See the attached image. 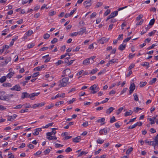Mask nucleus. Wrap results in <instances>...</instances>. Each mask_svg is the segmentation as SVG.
I'll list each match as a JSON object with an SVG mask.
<instances>
[{"label":"nucleus","instance_id":"nucleus-1","mask_svg":"<svg viewBox=\"0 0 158 158\" xmlns=\"http://www.w3.org/2000/svg\"><path fill=\"white\" fill-rule=\"evenodd\" d=\"M40 94V93H34L31 94H29L27 92H23L22 93L21 98L22 99L25 98H30L31 99L33 100L32 98L35 96H38Z\"/></svg>","mask_w":158,"mask_h":158},{"label":"nucleus","instance_id":"nucleus-2","mask_svg":"<svg viewBox=\"0 0 158 158\" xmlns=\"http://www.w3.org/2000/svg\"><path fill=\"white\" fill-rule=\"evenodd\" d=\"M69 78L67 77L63 78L62 80H60V84L59 85V86L60 87H64L66 86L67 85L69 84L68 82Z\"/></svg>","mask_w":158,"mask_h":158},{"label":"nucleus","instance_id":"nucleus-3","mask_svg":"<svg viewBox=\"0 0 158 158\" xmlns=\"http://www.w3.org/2000/svg\"><path fill=\"white\" fill-rule=\"evenodd\" d=\"M109 39H107L105 37H103L102 38L99 39L98 41V42L99 44H103L105 43L106 42L108 41Z\"/></svg>","mask_w":158,"mask_h":158},{"label":"nucleus","instance_id":"nucleus-4","mask_svg":"<svg viewBox=\"0 0 158 158\" xmlns=\"http://www.w3.org/2000/svg\"><path fill=\"white\" fill-rule=\"evenodd\" d=\"M135 88V86L134 83H133L131 84L130 85L129 87L130 90L129 92V94H131L132 93Z\"/></svg>","mask_w":158,"mask_h":158},{"label":"nucleus","instance_id":"nucleus-5","mask_svg":"<svg viewBox=\"0 0 158 158\" xmlns=\"http://www.w3.org/2000/svg\"><path fill=\"white\" fill-rule=\"evenodd\" d=\"M11 90H16L19 91L21 90V88L19 85H16L14 86L13 87L10 89Z\"/></svg>","mask_w":158,"mask_h":158},{"label":"nucleus","instance_id":"nucleus-6","mask_svg":"<svg viewBox=\"0 0 158 158\" xmlns=\"http://www.w3.org/2000/svg\"><path fill=\"white\" fill-rule=\"evenodd\" d=\"M44 105V103L43 102L40 103L35 104L32 106L31 108H35L37 107H41Z\"/></svg>","mask_w":158,"mask_h":158},{"label":"nucleus","instance_id":"nucleus-7","mask_svg":"<svg viewBox=\"0 0 158 158\" xmlns=\"http://www.w3.org/2000/svg\"><path fill=\"white\" fill-rule=\"evenodd\" d=\"M108 131L107 128H104L101 130L99 131V133L101 135L104 134L106 135L108 133Z\"/></svg>","mask_w":158,"mask_h":158},{"label":"nucleus","instance_id":"nucleus-8","mask_svg":"<svg viewBox=\"0 0 158 158\" xmlns=\"http://www.w3.org/2000/svg\"><path fill=\"white\" fill-rule=\"evenodd\" d=\"M86 31V28L85 27H83L81 28L80 29V31H79L78 34L79 35H82Z\"/></svg>","mask_w":158,"mask_h":158},{"label":"nucleus","instance_id":"nucleus-9","mask_svg":"<svg viewBox=\"0 0 158 158\" xmlns=\"http://www.w3.org/2000/svg\"><path fill=\"white\" fill-rule=\"evenodd\" d=\"M91 0H87L84 2V5L86 7H89L91 5Z\"/></svg>","mask_w":158,"mask_h":158},{"label":"nucleus","instance_id":"nucleus-10","mask_svg":"<svg viewBox=\"0 0 158 158\" xmlns=\"http://www.w3.org/2000/svg\"><path fill=\"white\" fill-rule=\"evenodd\" d=\"M118 11H114L112 12L110 15V17H111V18H113L117 16L118 15Z\"/></svg>","mask_w":158,"mask_h":158},{"label":"nucleus","instance_id":"nucleus-11","mask_svg":"<svg viewBox=\"0 0 158 158\" xmlns=\"http://www.w3.org/2000/svg\"><path fill=\"white\" fill-rule=\"evenodd\" d=\"M126 46V44L123 45V44H121L119 46V47L118 48V49L119 50H120L121 51H123L125 49Z\"/></svg>","mask_w":158,"mask_h":158},{"label":"nucleus","instance_id":"nucleus-12","mask_svg":"<svg viewBox=\"0 0 158 158\" xmlns=\"http://www.w3.org/2000/svg\"><path fill=\"white\" fill-rule=\"evenodd\" d=\"M81 137L80 136H78L77 137L73 138V141L75 143H78L79 142V140L81 139Z\"/></svg>","mask_w":158,"mask_h":158},{"label":"nucleus","instance_id":"nucleus-13","mask_svg":"<svg viewBox=\"0 0 158 158\" xmlns=\"http://www.w3.org/2000/svg\"><path fill=\"white\" fill-rule=\"evenodd\" d=\"M90 63L89 59L87 58L83 62V64L85 65H87L89 64Z\"/></svg>","mask_w":158,"mask_h":158},{"label":"nucleus","instance_id":"nucleus-14","mask_svg":"<svg viewBox=\"0 0 158 158\" xmlns=\"http://www.w3.org/2000/svg\"><path fill=\"white\" fill-rule=\"evenodd\" d=\"M114 109V108L112 107H110L106 110V113L110 114Z\"/></svg>","mask_w":158,"mask_h":158},{"label":"nucleus","instance_id":"nucleus-15","mask_svg":"<svg viewBox=\"0 0 158 158\" xmlns=\"http://www.w3.org/2000/svg\"><path fill=\"white\" fill-rule=\"evenodd\" d=\"M133 111L131 110H130L129 111H127L124 114V116L127 117L130 115L132 114Z\"/></svg>","mask_w":158,"mask_h":158},{"label":"nucleus","instance_id":"nucleus-16","mask_svg":"<svg viewBox=\"0 0 158 158\" xmlns=\"http://www.w3.org/2000/svg\"><path fill=\"white\" fill-rule=\"evenodd\" d=\"M98 85L97 84H94L92 86L89 88V89L91 90H94L97 89Z\"/></svg>","mask_w":158,"mask_h":158},{"label":"nucleus","instance_id":"nucleus-17","mask_svg":"<svg viewBox=\"0 0 158 158\" xmlns=\"http://www.w3.org/2000/svg\"><path fill=\"white\" fill-rule=\"evenodd\" d=\"M11 58H10V59H9V60H7V59H6V60L5 61V63H4L3 62H2V63L1 64L2 65V66H4L5 65H6L11 60Z\"/></svg>","mask_w":158,"mask_h":158},{"label":"nucleus","instance_id":"nucleus-18","mask_svg":"<svg viewBox=\"0 0 158 158\" xmlns=\"http://www.w3.org/2000/svg\"><path fill=\"white\" fill-rule=\"evenodd\" d=\"M18 38V36H15L14 38L12 39V41H11V42L10 43V46H11L12 45H13L14 41L16 40Z\"/></svg>","mask_w":158,"mask_h":158},{"label":"nucleus","instance_id":"nucleus-19","mask_svg":"<svg viewBox=\"0 0 158 158\" xmlns=\"http://www.w3.org/2000/svg\"><path fill=\"white\" fill-rule=\"evenodd\" d=\"M14 72H10L6 76L7 78H10L14 75Z\"/></svg>","mask_w":158,"mask_h":158},{"label":"nucleus","instance_id":"nucleus-20","mask_svg":"<svg viewBox=\"0 0 158 158\" xmlns=\"http://www.w3.org/2000/svg\"><path fill=\"white\" fill-rule=\"evenodd\" d=\"M142 109L139 108L138 107H135L134 108L133 111L135 113H137L139 110H141Z\"/></svg>","mask_w":158,"mask_h":158},{"label":"nucleus","instance_id":"nucleus-21","mask_svg":"<svg viewBox=\"0 0 158 158\" xmlns=\"http://www.w3.org/2000/svg\"><path fill=\"white\" fill-rule=\"evenodd\" d=\"M133 96L134 97V100L136 101H137L139 100V98L137 93H135L133 94Z\"/></svg>","mask_w":158,"mask_h":158},{"label":"nucleus","instance_id":"nucleus-22","mask_svg":"<svg viewBox=\"0 0 158 158\" xmlns=\"http://www.w3.org/2000/svg\"><path fill=\"white\" fill-rule=\"evenodd\" d=\"M2 85L4 87H11L12 86L11 84L9 83H4Z\"/></svg>","mask_w":158,"mask_h":158},{"label":"nucleus","instance_id":"nucleus-23","mask_svg":"<svg viewBox=\"0 0 158 158\" xmlns=\"http://www.w3.org/2000/svg\"><path fill=\"white\" fill-rule=\"evenodd\" d=\"M133 148L132 147H130L128 149L126 152V154H129L132 151Z\"/></svg>","mask_w":158,"mask_h":158},{"label":"nucleus","instance_id":"nucleus-24","mask_svg":"<svg viewBox=\"0 0 158 158\" xmlns=\"http://www.w3.org/2000/svg\"><path fill=\"white\" fill-rule=\"evenodd\" d=\"M88 152H85V151H82L78 156V157H79L83 155H85L87 154Z\"/></svg>","mask_w":158,"mask_h":158},{"label":"nucleus","instance_id":"nucleus-25","mask_svg":"<svg viewBox=\"0 0 158 158\" xmlns=\"http://www.w3.org/2000/svg\"><path fill=\"white\" fill-rule=\"evenodd\" d=\"M6 80V77L5 76L2 77L0 78V82L2 83L4 82Z\"/></svg>","mask_w":158,"mask_h":158},{"label":"nucleus","instance_id":"nucleus-26","mask_svg":"<svg viewBox=\"0 0 158 158\" xmlns=\"http://www.w3.org/2000/svg\"><path fill=\"white\" fill-rule=\"evenodd\" d=\"M47 139L49 140H56L57 138L55 136H52L48 137Z\"/></svg>","mask_w":158,"mask_h":158},{"label":"nucleus","instance_id":"nucleus-27","mask_svg":"<svg viewBox=\"0 0 158 158\" xmlns=\"http://www.w3.org/2000/svg\"><path fill=\"white\" fill-rule=\"evenodd\" d=\"M33 33V31L32 30H29L27 32L25 33L26 35L29 36L31 35Z\"/></svg>","mask_w":158,"mask_h":158},{"label":"nucleus","instance_id":"nucleus-28","mask_svg":"<svg viewBox=\"0 0 158 158\" xmlns=\"http://www.w3.org/2000/svg\"><path fill=\"white\" fill-rule=\"evenodd\" d=\"M50 37V35L48 33H46L44 35L43 38L44 39H47L49 38Z\"/></svg>","mask_w":158,"mask_h":158},{"label":"nucleus","instance_id":"nucleus-29","mask_svg":"<svg viewBox=\"0 0 158 158\" xmlns=\"http://www.w3.org/2000/svg\"><path fill=\"white\" fill-rule=\"evenodd\" d=\"M105 120V118H102L101 119H99L96 121V122L100 123L104 122Z\"/></svg>","mask_w":158,"mask_h":158},{"label":"nucleus","instance_id":"nucleus-30","mask_svg":"<svg viewBox=\"0 0 158 158\" xmlns=\"http://www.w3.org/2000/svg\"><path fill=\"white\" fill-rule=\"evenodd\" d=\"M156 80L157 79L156 78H153L150 81V84L152 85L156 81Z\"/></svg>","mask_w":158,"mask_h":158},{"label":"nucleus","instance_id":"nucleus-31","mask_svg":"<svg viewBox=\"0 0 158 158\" xmlns=\"http://www.w3.org/2000/svg\"><path fill=\"white\" fill-rule=\"evenodd\" d=\"M54 124L53 123H49L48 124L46 125L45 126H44L43 127V128H48L49 126H51L52 125Z\"/></svg>","mask_w":158,"mask_h":158},{"label":"nucleus","instance_id":"nucleus-32","mask_svg":"<svg viewBox=\"0 0 158 158\" xmlns=\"http://www.w3.org/2000/svg\"><path fill=\"white\" fill-rule=\"evenodd\" d=\"M7 98L6 96H0V99L2 100H6Z\"/></svg>","mask_w":158,"mask_h":158},{"label":"nucleus","instance_id":"nucleus-33","mask_svg":"<svg viewBox=\"0 0 158 158\" xmlns=\"http://www.w3.org/2000/svg\"><path fill=\"white\" fill-rule=\"evenodd\" d=\"M116 121V120L115 119V117L113 116L112 118H111L110 120V123H111L114 122Z\"/></svg>","mask_w":158,"mask_h":158},{"label":"nucleus","instance_id":"nucleus-34","mask_svg":"<svg viewBox=\"0 0 158 158\" xmlns=\"http://www.w3.org/2000/svg\"><path fill=\"white\" fill-rule=\"evenodd\" d=\"M147 84V82H140V87H142L145 86Z\"/></svg>","mask_w":158,"mask_h":158},{"label":"nucleus","instance_id":"nucleus-35","mask_svg":"<svg viewBox=\"0 0 158 158\" xmlns=\"http://www.w3.org/2000/svg\"><path fill=\"white\" fill-rule=\"evenodd\" d=\"M155 19H151L149 22V25L151 26L153 25L155 23Z\"/></svg>","mask_w":158,"mask_h":158},{"label":"nucleus","instance_id":"nucleus-36","mask_svg":"<svg viewBox=\"0 0 158 158\" xmlns=\"http://www.w3.org/2000/svg\"><path fill=\"white\" fill-rule=\"evenodd\" d=\"M98 70L97 69H93L91 72L90 73L92 74H95L97 71Z\"/></svg>","mask_w":158,"mask_h":158},{"label":"nucleus","instance_id":"nucleus-37","mask_svg":"<svg viewBox=\"0 0 158 158\" xmlns=\"http://www.w3.org/2000/svg\"><path fill=\"white\" fill-rule=\"evenodd\" d=\"M137 123H136L132 126H130L128 127V129H132L135 128L137 125Z\"/></svg>","mask_w":158,"mask_h":158},{"label":"nucleus","instance_id":"nucleus-38","mask_svg":"<svg viewBox=\"0 0 158 158\" xmlns=\"http://www.w3.org/2000/svg\"><path fill=\"white\" fill-rule=\"evenodd\" d=\"M8 118L7 119L8 121H13L15 119L14 118H13L12 116H8Z\"/></svg>","mask_w":158,"mask_h":158},{"label":"nucleus","instance_id":"nucleus-39","mask_svg":"<svg viewBox=\"0 0 158 158\" xmlns=\"http://www.w3.org/2000/svg\"><path fill=\"white\" fill-rule=\"evenodd\" d=\"M35 46L34 43L29 44L27 45V48L29 49L32 48Z\"/></svg>","mask_w":158,"mask_h":158},{"label":"nucleus","instance_id":"nucleus-40","mask_svg":"<svg viewBox=\"0 0 158 158\" xmlns=\"http://www.w3.org/2000/svg\"><path fill=\"white\" fill-rule=\"evenodd\" d=\"M123 109V107H120L117 110L116 114L117 115L119 114Z\"/></svg>","mask_w":158,"mask_h":158},{"label":"nucleus","instance_id":"nucleus-41","mask_svg":"<svg viewBox=\"0 0 158 158\" xmlns=\"http://www.w3.org/2000/svg\"><path fill=\"white\" fill-rule=\"evenodd\" d=\"M110 12V10H107L105 12L104 14L105 16H106L109 15Z\"/></svg>","mask_w":158,"mask_h":158},{"label":"nucleus","instance_id":"nucleus-42","mask_svg":"<svg viewBox=\"0 0 158 158\" xmlns=\"http://www.w3.org/2000/svg\"><path fill=\"white\" fill-rule=\"evenodd\" d=\"M54 106L53 104H51L50 106H47L46 107L45 109L48 110L51 109L52 107Z\"/></svg>","mask_w":158,"mask_h":158},{"label":"nucleus","instance_id":"nucleus-43","mask_svg":"<svg viewBox=\"0 0 158 158\" xmlns=\"http://www.w3.org/2000/svg\"><path fill=\"white\" fill-rule=\"evenodd\" d=\"M131 38V37H127L123 41V42L126 43L128 42Z\"/></svg>","mask_w":158,"mask_h":158},{"label":"nucleus","instance_id":"nucleus-44","mask_svg":"<svg viewBox=\"0 0 158 158\" xmlns=\"http://www.w3.org/2000/svg\"><path fill=\"white\" fill-rule=\"evenodd\" d=\"M97 142L98 143L100 144H102L104 142V140H101L100 139H98Z\"/></svg>","mask_w":158,"mask_h":158},{"label":"nucleus","instance_id":"nucleus-45","mask_svg":"<svg viewBox=\"0 0 158 158\" xmlns=\"http://www.w3.org/2000/svg\"><path fill=\"white\" fill-rule=\"evenodd\" d=\"M72 151V149L70 147H68L65 150V152H69Z\"/></svg>","mask_w":158,"mask_h":158},{"label":"nucleus","instance_id":"nucleus-46","mask_svg":"<svg viewBox=\"0 0 158 158\" xmlns=\"http://www.w3.org/2000/svg\"><path fill=\"white\" fill-rule=\"evenodd\" d=\"M56 14V12L55 11H52L49 13V15L50 16H52L55 15Z\"/></svg>","mask_w":158,"mask_h":158},{"label":"nucleus","instance_id":"nucleus-47","mask_svg":"<svg viewBox=\"0 0 158 158\" xmlns=\"http://www.w3.org/2000/svg\"><path fill=\"white\" fill-rule=\"evenodd\" d=\"M78 34V32H73L70 34V35L71 36H76Z\"/></svg>","mask_w":158,"mask_h":158},{"label":"nucleus","instance_id":"nucleus-48","mask_svg":"<svg viewBox=\"0 0 158 158\" xmlns=\"http://www.w3.org/2000/svg\"><path fill=\"white\" fill-rule=\"evenodd\" d=\"M63 62H64L63 61L61 60H58V61L56 63V64L57 66H58L60 64H62L63 63Z\"/></svg>","mask_w":158,"mask_h":158},{"label":"nucleus","instance_id":"nucleus-49","mask_svg":"<svg viewBox=\"0 0 158 158\" xmlns=\"http://www.w3.org/2000/svg\"><path fill=\"white\" fill-rule=\"evenodd\" d=\"M75 101V98H73L72 100L68 102L69 104H70L73 103V102H74Z\"/></svg>","mask_w":158,"mask_h":158},{"label":"nucleus","instance_id":"nucleus-50","mask_svg":"<svg viewBox=\"0 0 158 158\" xmlns=\"http://www.w3.org/2000/svg\"><path fill=\"white\" fill-rule=\"evenodd\" d=\"M39 74V72H37L35 73H34L33 75H32L31 76L32 77H37V76H38Z\"/></svg>","mask_w":158,"mask_h":158},{"label":"nucleus","instance_id":"nucleus-51","mask_svg":"<svg viewBox=\"0 0 158 158\" xmlns=\"http://www.w3.org/2000/svg\"><path fill=\"white\" fill-rule=\"evenodd\" d=\"M156 30H153L152 31L149 33V35L150 36H152L153 34H154L156 32Z\"/></svg>","mask_w":158,"mask_h":158},{"label":"nucleus","instance_id":"nucleus-52","mask_svg":"<svg viewBox=\"0 0 158 158\" xmlns=\"http://www.w3.org/2000/svg\"><path fill=\"white\" fill-rule=\"evenodd\" d=\"M63 145H61L59 143H56L55 144V147L56 148H58L60 147H63Z\"/></svg>","mask_w":158,"mask_h":158},{"label":"nucleus","instance_id":"nucleus-53","mask_svg":"<svg viewBox=\"0 0 158 158\" xmlns=\"http://www.w3.org/2000/svg\"><path fill=\"white\" fill-rule=\"evenodd\" d=\"M57 40H58L57 38H55L53 39V40L51 41V43L52 44H54L57 41Z\"/></svg>","mask_w":158,"mask_h":158},{"label":"nucleus","instance_id":"nucleus-54","mask_svg":"<svg viewBox=\"0 0 158 158\" xmlns=\"http://www.w3.org/2000/svg\"><path fill=\"white\" fill-rule=\"evenodd\" d=\"M143 17V15H139L138 17L136 18V20H139Z\"/></svg>","mask_w":158,"mask_h":158},{"label":"nucleus","instance_id":"nucleus-55","mask_svg":"<svg viewBox=\"0 0 158 158\" xmlns=\"http://www.w3.org/2000/svg\"><path fill=\"white\" fill-rule=\"evenodd\" d=\"M9 48V46L7 45H5L3 47L2 50H6Z\"/></svg>","mask_w":158,"mask_h":158},{"label":"nucleus","instance_id":"nucleus-56","mask_svg":"<svg viewBox=\"0 0 158 158\" xmlns=\"http://www.w3.org/2000/svg\"><path fill=\"white\" fill-rule=\"evenodd\" d=\"M41 70V68L40 67H37L35 68L34 69V70L35 71H40Z\"/></svg>","mask_w":158,"mask_h":158},{"label":"nucleus","instance_id":"nucleus-57","mask_svg":"<svg viewBox=\"0 0 158 158\" xmlns=\"http://www.w3.org/2000/svg\"><path fill=\"white\" fill-rule=\"evenodd\" d=\"M143 19H141V20H140V21L139 22H138L137 23H136V25H141L143 23Z\"/></svg>","mask_w":158,"mask_h":158},{"label":"nucleus","instance_id":"nucleus-58","mask_svg":"<svg viewBox=\"0 0 158 158\" xmlns=\"http://www.w3.org/2000/svg\"><path fill=\"white\" fill-rule=\"evenodd\" d=\"M102 4H103L102 2H98L96 6L98 7L100 6H102Z\"/></svg>","mask_w":158,"mask_h":158},{"label":"nucleus","instance_id":"nucleus-59","mask_svg":"<svg viewBox=\"0 0 158 158\" xmlns=\"http://www.w3.org/2000/svg\"><path fill=\"white\" fill-rule=\"evenodd\" d=\"M89 125L88 122L86 121L84 123L82 124V126L84 127H87Z\"/></svg>","mask_w":158,"mask_h":158},{"label":"nucleus","instance_id":"nucleus-60","mask_svg":"<svg viewBox=\"0 0 158 158\" xmlns=\"http://www.w3.org/2000/svg\"><path fill=\"white\" fill-rule=\"evenodd\" d=\"M127 88H124L123 90L121 91V94H123L127 90Z\"/></svg>","mask_w":158,"mask_h":158},{"label":"nucleus","instance_id":"nucleus-61","mask_svg":"<svg viewBox=\"0 0 158 158\" xmlns=\"http://www.w3.org/2000/svg\"><path fill=\"white\" fill-rule=\"evenodd\" d=\"M23 105H22L21 104L20 105H17V106H16V107H15L14 108L15 109H18L21 108Z\"/></svg>","mask_w":158,"mask_h":158},{"label":"nucleus","instance_id":"nucleus-62","mask_svg":"<svg viewBox=\"0 0 158 158\" xmlns=\"http://www.w3.org/2000/svg\"><path fill=\"white\" fill-rule=\"evenodd\" d=\"M117 60V59H113L112 60H109V61L110 62V63H114L115 62H116V61Z\"/></svg>","mask_w":158,"mask_h":158},{"label":"nucleus","instance_id":"nucleus-63","mask_svg":"<svg viewBox=\"0 0 158 158\" xmlns=\"http://www.w3.org/2000/svg\"><path fill=\"white\" fill-rule=\"evenodd\" d=\"M6 109V108L5 107L0 104V110H3Z\"/></svg>","mask_w":158,"mask_h":158},{"label":"nucleus","instance_id":"nucleus-64","mask_svg":"<svg viewBox=\"0 0 158 158\" xmlns=\"http://www.w3.org/2000/svg\"><path fill=\"white\" fill-rule=\"evenodd\" d=\"M154 148H155L156 146L158 145V140H156V141L154 140Z\"/></svg>","mask_w":158,"mask_h":158}]
</instances>
